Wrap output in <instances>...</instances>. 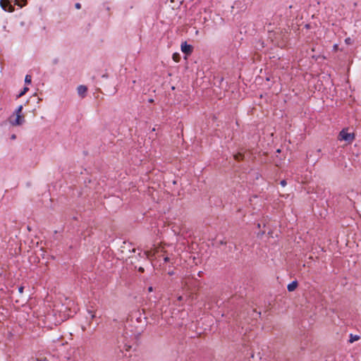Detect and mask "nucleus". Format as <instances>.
<instances>
[{"mask_svg": "<svg viewBox=\"0 0 361 361\" xmlns=\"http://www.w3.org/2000/svg\"><path fill=\"white\" fill-rule=\"evenodd\" d=\"M23 106L20 105L9 116L8 122L12 126H20L25 123V118L23 114Z\"/></svg>", "mask_w": 361, "mask_h": 361, "instance_id": "nucleus-1", "label": "nucleus"}, {"mask_svg": "<svg viewBox=\"0 0 361 361\" xmlns=\"http://www.w3.org/2000/svg\"><path fill=\"white\" fill-rule=\"evenodd\" d=\"M339 139L341 140H345L348 142H351L354 140V135L348 133L347 130H343L341 131L339 134Z\"/></svg>", "mask_w": 361, "mask_h": 361, "instance_id": "nucleus-2", "label": "nucleus"}, {"mask_svg": "<svg viewBox=\"0 0 361 361\" xmlns=\"http://www.w3.org/2000/svg\"><path fill=\"white\" fill-rule=\"evenodd\" d=\"M0 4L2 8L5 11H8L9 12H12L13 11V8L8 0H1Z\"/></svg>", "mask_w": 361, "mask_h": 361, "instance_id": "nucleus-3", "label": "nucleus"}, {"mask_svg": "<svg viewBox=\"0 0 361 361\" xmlns=\"http://www.w3.org/2000/svg\"><path fill=\"white\" fill-rule=\"evenodd\" d=\"M181 51L186 54L187 55H189L192 51V47L190 44H187V42H183L180 46Z\"/></svg>", "mask_w": 361, "mask_h": 361, "instance_id": "nucleus-4", "label": "nucleus"}, {"mask_svg": "<svg viewBox=\"0 0 361 361\" xmlns=\"http://www.w3.org/2000/svg\"><path fill=\"white\" fill-rule=\"evenodd\" d=\"M161 248L160 247H154L153 250L151 249L149 250H146L145 252V255L148 259H151L152 257H154L157 253H159V250H161Z\"/></svg>", "mask_w": 361, "mask_h": 361, "instance_id": "nucleus-5", "label": "nucleus"}, {"mask_svg": "<svg viewBox=\"0 0 361 361\" xmlns=\"http://www.w3.org/2000/svg\"><path fill=\"white\" fill-rule=\"evenodd\" d=\"M87 91V88L85 85H79L77 88L78 94L81 97H84L85 96Z\"/></svg>", "mask_w": 361, "mask_h": 361, "instance_id": "nucleus-6", "label": "nucleus"}, {"mask_svg": "<svg viewBox=\"0 0 361 361\" xmlns=\"http://www.w3.org/2000/svg\"><path fill=\"white\" fill-rule=\"evenodd\" d=\"M297 286H298V283H297V281H295L288 285L287 289L289 292H293V291L295 290Z\"/></svg>", "mask_w": 361, "mask_h": 361, "instance_id": "nucleus-7", "label": "nucleus"}, {"mask_svg": "<svg viewBox=\"0 0 361 361\" xmlns=\"http://www.w3.org/2000/svg\"><path fill=\"white\" fill-rule=\"evenodd\" d=\"M27 3V0H14V4L19 6L20 8L24 6Z\"/></svg>", "mask_w": 361, "mask_h": 361, "instance_id": "nucleus-8", "label": "nucleus"}, {"mask_svg": "<svg viewBox=\"0 0 361 361\" xmlns=\"http://www.w3.org/2000/svg\"><path fill=\"white\" fill-rule=\"evenodd\" d=\"M173 60L175 61V62H178L180 61V54L178 53H174L173 54Z\"/></svg>", "mask_w": 361, "mask_h": 361, "instance_id": "nucleus-9", "label": "nucleus"}, {"mask_svg": "<svg viewBox=\"0 0 361 361\" xmlns=\"http://www.w3.org/2000/svg\"><path fill=\"white\" fill-rule=\"evenodd\" d=\"M29 88L27 87H25L23 90L20 92V93L18 95V97H21L23 95H24L27 91Z\"/></svg>", "mask_w": 361, "mask_h": 361, "instance_id": "nucleus-10", "label": "nucleus"}, {"mask_svg": "<svg viewBox=\"0 0 361 361\" xmlns=\"http://www.w3.org/2000/svg\"><path fill=\"white\" fill-rule=\"evenodd\" d=\"M32 78L30 75H26L25 78V82L27 84H30L31 82Z\"/></svg>", "mask_w": 361, "mask_h": 361, "instance_id": "nucleus-11", "label": "nucleus"}, {"mask_svg": "<svg viewBox=\"0 0 361 361\" xmlns=\"http://www.w3.org/2000/svg\"><path fill=\"white\" fill-rule=\"evenodd\" d=\"M234 158L236 160H240L243 158V154L241 153H238L234 155Z\"/></svg>", "mask_w": 361, "mask_h": 361, "instance_id": "nucleus-12", "label": "nucleus"}, {"mask_svg": "<svg viewBox=\"0 0 361 361\" xmlns=\"http://www.w3.org/2000/svg\"><path fill=\"white\" fill-rule=\"evenodd\" d=\"M280 183L283 187L286 185V181L285 180H281Z\"/></svg>", "mask_w": 361, "mask_h": 361, "instance_id": "nucleus-13", "label": "nucleus"}, {"mask_svg": "<svg viewBox=\"0 0 361 361\" xmlns=\"http://www.w3.org/2000/svg\"><path fill=\"white\" fill-rule=\"evenodd\" d=\"M75 8H78V9H80V4L79 3H77L75 4Z\"/></svg>", "mask_w": 361, "mask_h": 361, "instance_id": "nucleus-14", "label": "nucleus"}, {"mask_svg": "<svg viewBox=\"0 0 361 361\" xmlns=\"http://www.w3.org/2000/svg\"><path fill=\"white\" fill-rule=\"evenodd\" d=\"M164 259L165 262H169L170 261V258L168 257H165Z\"/></svg>", "mask_w": 361, "mask_h": 361, "instance_id": "nucleus-15", "label": "nucleus"}, {"mask_svg": "<svg viewBox=\"0 0 361 361\" xmlns=\"http://www.w3.org/2000/svg\"><path fill=\"white\" fill-rule=\"evenodd\" d=\"M148 291H149V292H152V291H153V288H152V286H149V287L148 288Z\"/></svg>", "mask_w": 361, "mask_h": 361, "instance_id": "nucleus-16", "label": "nucleus"}, {"mask_svg": "<svg viewBox=\"0 0 361 361\" xmlns=\"http://www.w3.org/2000/svg\"><path fill=\"white\" fill-rule=\"evenodd\" d=\"M124 348H126V350H128L130 348V345H125Z\"/></svg>", "mask_w": 361, "mask_h": 361, "instance_id": "nucleus-17", "label": "nucleus"}, {"mask_svg": "<svg viewBox=\"0 0 361 361\" xmlns=\"http://www.w3.org/2000/svg\"><path fill=\"white\" fill-rule=\"evenodd\" d=\"M18 290L20 293H22L23 290V287H22V286L19 287Z\"/></svg>", "mask_w": 361, "mask_h": 361, "instance_id": "nucleus-18", "label": "nucleus"}, {"mask_svg": "<svg viewBox=\"0 0 361 361\" xmlns=\"http://www.w3.org/2000/svg\"><path fill=\"white\" fill-rule=\"evenodd\" d=\"M11 138L12 140H15V139H16V135H11Z\"/></svg>", "mask_w": 361, "mask_h": 361, "instance_id": "nucleus-19", "label": "nucleus"}, {"mask_svg": "<svg viewBox=\"0 0 361 361\" xmlns=\"http://www.w3.org/2000/svg\"><path fill=\"white\" fill-rule=\"evenodd\" d=\"M139 270H140V271H143V269H142V267H140V268L139 269Z\"/></svg>", "mask_w": 361, "mask_h": 361, "instance_id": "nucleus-20", "label": "nucleus"}, {"mask_svg": "<svg viewBox=\"0 0 361 361\" xmlns=\"http://www.w3.org/2000/svg\"><path fill=\"white\" fill-rule=\"evenodd\" d=\"M92 318H94V314H92L91 315Z\"/></svg>", "mask_w": 361, "mask_h": 361, "instance_id": "nucleus-21", "label": "nucleus"}]
</instances>
